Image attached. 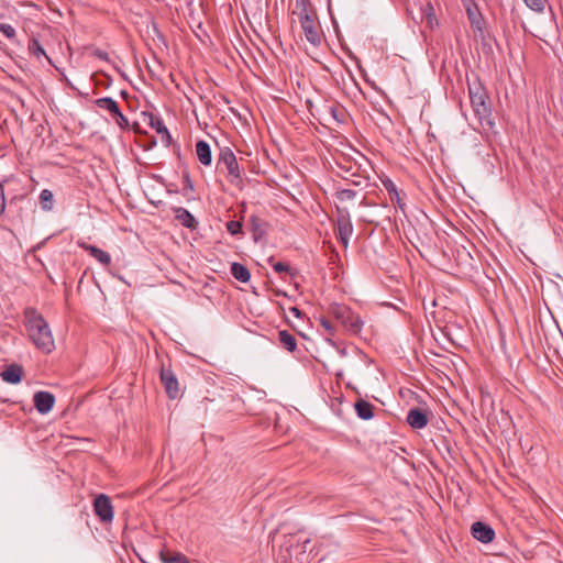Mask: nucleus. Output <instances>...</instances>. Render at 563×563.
<instances>
[{
	"mask_svg": "<svg viewBox=\"0 0 563 563\" xmlns=\"http://www.w3.org/2000/svg\"><path fill=\"white\" fill-rule=\"evenodd\" d=\"M356 196V191L355 190H352V189H342V190H338L336 194H335V197L340 200V201H344V200H352L354 199Z\"/></svg>",
	"mask_w": 563,
	"mask_h": 563,
	"instance_id": "c756f323",
	"label": "nucleus"
},
{
	"mask_svg": "<svg viewBox=\"0 0 563 563\" xmlns=\"http://www.w3.org/2000/svg\"><path fill=\"white\" fill-rule=\"evenodd\" d=\"M289 312L296 317V318H301L302 317V312L301 310L298 308V307H290L289 308Z\"/></svg>",
	"mask_w": 563,
	"mask_h": 563,
	"instance_id": "79ce46f5",
	"label": "nucleus"
},
{
	"mask_svg": "<svg viewBox=\"0 0 563 563\" xmlns=\"http://www.w3.org/2000/svg\"><path fill=\"white\" fill-rule=\"evenodd\" d=\"M159 378L166 390L167 396L170 399H176L179 396V386L174 372L169 367H165L163 365L161 368Z\"/></svg>",
	"mask_w": 563,
	"mask_h": 563,
	"instance_id": "1a4fd4ad",
	"label": "nucleus"
},
{
	"mask_svg": "<svg viewBox=\"0 0 563 563\" xmlns=\"http://www.w3.org/2000/svg\"><path fill=\"white\" fill-rule=\"evenodd\" d=\"M33 404L40 413H48L54 407L55 396L49 391H36L33 396Z\"/></svg>",
	"mask_w": 563,
	"mask_h": 563,
	"instance_id": "9b49d317",
	"label": "nucleus"
},
{
	"mask_svg": "<svg viewBox=\"0 0 563 563\" xmlns=\"http://www.w3.org/2000/svg\"><path fill=\"white\" fill-rule=\"evenodd\" d=\"M23 367L16 363H12L1 372L0 376L3 382L9 384H19L23 377Z\"/></svg>",
	"mask_w": 563,
	"mask_h": 563,
	"instance_id": "ddd939ff",
	"label": "nucleus"
},
{
	"mask_svg": "<svg viewBox=\"0 0 563 563\" xmlns=\"http://www.w3.org/2000/svg\"><path fill=\"white\" fill-rule=\"evenodd\" d=\"M159 558L163 563H187L186 555L179 552L161 551Z\"/></svg>",
	"mask_w": 563,
	"mask_h": 563,
	"instance_id": "b1692460",
	"label": "nucleus"
},
{
	"mask_svg": "<svg viewBox=\"0 0 563 563\" xmlns=\"http://www.w3.org/2000/svg\"><path fill=\"white\" fill-rule=\"evenodd\" d=\"M80 246L85 251H87L93 258H96L98 262H100L102 265H104V266L110 265L111 257H110L109 253L104 252L103 250H101L95 245H90V244H86V243L80 244Z\"/></svg>",
	"mask_w": 563,
	"mask_h": 563,
	"instance_id": "6ab92c4d",
	"label": "nucleus"
},
{
	"mask_svg": "<svg viewBox=\"0 0 563 563\" xmlns=\"http://www.w3.org/2000/svg\"><path fill=\"white\" fill-rule=\"evenodd\" d=\"M96 106L100 109L107 110L115 123L122 129L128 130L130 128L129 120L121 112L118 102L111 97H102L95 101Z\"/></svg>",
	"mask_w": 563,
	"mask_h": 563,
	"instance_id": "39448f33",
	"label": "nucleus"
},
{
	"mask_svg": "<svg viewBox=\"0 0 563 563\" xmlns=\"http://www.w3.org/2000/svg\"><path fill=\"white\" fill-rule=\"evenodd\" d=\"M336 228L338 236L344 247L349 245L351 235L353 234V224L350 212L346 208L336 207Z\"/></svg>",
	"mask_w": 563,
	"mask_h": 563,
	"instance_id": "423d86ee",
	"label": "nucleus"
},
{
	"mask_svg": "<svg viewBox=\"0 0 563 563\" xmlns=\"http://www.w3.org/2000/svg\"><path fill=\"white\" fill-rule=\"evenodd\" d=\"M249 225L255 242H258L267 232V222L256 214L250 216Z\"/></svg>",
	"mask_w": 563,
	"mask_h": 563,
	"instance_id": "4468645a",
	"label": "nucleus"
},
{
	"mask_svg": "<svg viewBox=\"0 0 563 563\" xmlns=\"http://www.w3.org/2000/svg\"><path fill=\"white\" fill-rule=\"evenodd\" d=\"M213 142L220 150L217 163V170L220 173H225L231 178L232 183L240 179V167L233 151L228 146L221 147L214 137Z\"/></svg>",
	"mask_w": 563,
	"mask_h": 563,
	"instance_id": "20e7f679",
	"label": "nucleus"
},
{
	"mask_svg": "<svg viewBox=\"0 0 563 563\" xmlns=\"http://www.w3.org/2000/svg\"><path fill=\"white\" fill-rule=\"evenodd\" d=\"M309 542V540L303 541V545L300 549V553H303L306 551V544Z\"/></svg>",
	"mask_w": 563,
	"mask_h": 563,
	"instance_id": "de8ad7c7",
	"label": "nucleus"
},
{
	"mask_svg": "<svg viewBox=\"0 0 563 563\" xmlns=\"http://www.w3.org/2000/svg\"><path fill=\"white\" fill-rule=\"evenodd\" d=\"M196 153L201 164L207 166L211 164V148L208 142L203 140L198 141L196 144Z\"/></svg>",
	"mask_w": 563,
	"mask_h": 563,
	"instance_id": "412c9836",
	"label": "nucleus"
},
{
	"mask_svg": "<svg viewBox=\"0 0 563 563\" xmlns=\"http://www.w3.org/2000/svg\"><path fill=\"white\" fill-rule=\"evenodd\" d=\"M423 14L426 15L429 23H432V21L435 19L433 14V7L430 2L426 4V9L423 10Z\"/></svg>",
	"mask_w": 563,
	"mask_h": 563,
	"instance_id": "58836bf2",
	"label": "nucleus"
},
{
	"mask_svg": "<svg viewBox=\"0 0 563 563\" xmlns=\"http://www.w3.org/2000/svg\"><path fill=\"white\" fill-rule=\"evenodd\" d=\"M471 533L474 539L482 543H490L495 538L494 529L483 521H476L471 527Z\"/></svg>",
	"mask_w": 563,
	"mask_h": 563,
	"instance_id": "9d476101",
	"label": "nucleus"
},
{
	"mask_svg": "<svg viewBox=\"0 0 563 563\" xmlns=\"http://www.w3.org/2000/svg\"><path fill=\"white\" fill-rule=\"evenodd\" d=\"M273 268L276 273H289L291 274V268L288 264L283 262H277L273 264Z\"/></svg>",
	"mask_w": 563,
	"mask_h": 563,
	"instance_id": "4c0bfd02",
	"label": "nucleus"
},
{
	"mask_svg": "<svg viewBox=\"0 0 563 563\" xmlns=\"http://www.w3.org/2000/svg\"><path fill=\"white\" fill-rule=\"evenodd\" d=\"M306 40L313 46H319L322 41L318 18H308L299 21Z\"/></svg>",
	"mask_w": 563,
	"mask_h": 563,
	"instance_id": "6e6552de",
	"label": "nucleus"
},
{
	"mask_svg": "<svg viewBox=\"0 0 563 563\" xmlns=\"http://www.w3.org/2000/svg\"><path fill=\"white\" fill-rule=\"evenodd\" d=\"M292 13L298 15L299 21L317 16L310 0H295V9Z\"/></svg>",
	"mask_w": 563,
	"mask_h": 563,
	"instance_id": "2eb2a0df",
	"label": "nucleus"
},
{
	"mask_svg": "<svg viewBox=\"0 0 563 563\" xmlns=\"http://www.w3.org/2000/svg\"><path fill=\"white\" fill-rule=\"evenodd\" d=\"M468 95L474 114L478 119L482 128L493 130L495 121L485 88L479 82H474L473 85L468 84Z\"/></svg>",
	"mask_w": 563,
	"mask_h": 563,
	"instance_id": "f03ea898",
	"label": "nucleus"
},
{
	"mask_svg": "<svg viewBox=\"0 0 563 563\" xmlns=\"http://www.w3.org/2000/svg\"><path fill=\"white\" fill-rule=\"evenodd\" d=\"M525 3L536 12H542L544 10L545 0H523Z\"/></svg>",
	"mask_w": 563,
	"mask_h": 563,
	"instance_id": "2f4dec72",
	"label": "nucleus"
},
{
	"mask_svg": "<svg viewBox=\"0 0 563 563\" xmlns=\"http://www.w3.org/2000/svg\"><path fill=\"white\" fill-rule=\"evenodd\" d=\"M187 563H190L189 561Z\"/></svg>",
	"mask_w": 563,
	"mask_h": 563,
	"instance_id": "3c124183",
	"label": "nucleus"
},
{
	"mask_svg": "<svg viewBox=\"0 0 563 563\" xmlns=\"http://www.w3.org/2000/svg\"><path fill=\"white\" fill-rule=\"evenodd\" d=\"M353 58L355 59V62H356V64H357L358 69H360L361 71H364V70L362 69V66H361V62H360V59H358L357 57H355V56H353Z\"/></svg>",
	"mask_w": 563,
	"mask_h": 563,
	"instance_id": "49530a36",
	"label": "nucleus"
},
{
	"mask_svg": "<svg viewBox=\"0 0 563 563\" xmlns=\"http://www.w3.org/2000/svg\"><path fill=\"white\" fill-rule=\"evenodd\" d=\"M53 192L48 189H43L40 194V205L45 211H49L53 208Z\"/></svg>",
	"mask_w": 563,
	"mask_h": 563,
	"instance_id": "393cba45",
	"label": "nucleus"
},
{
	"mask_svg": "<svg viewBox=\"0 0 563 563\" xmlns=\"http://www.w3.org/2000/svg\"><path fill=\"white\" fill-rule=\"evenodd\" d=\"M278 339L280 344L288 352H294L297 349V340L290 334L287 330H282L278 332Z\"/></svg>",
	"mask_w": 563,
	"mask_h": 563,
	"instance_id": "5701e85b",
	"label": "nucleus"
},
{
	"mask_svg": "<svg viewBox=\"0 0 563 563\" xmlns=\"http://www.w3.org/2000/svg\"><path fill=\"white\" fill-rule=\"evenodd\" d=\"M300 539L297 536H289L286 538L285 542L282 544V549H285L287 552L294 547H299Z\"/></svg>",
	"mask_w": 563,
	"mask_h": 563,
	"instance_id": "c85d7f7f",
	"label": "nucleus"
},
{
	"mask_svg": "<svg viewBox=\"0 0 563 563\" xmlns=\"http://www.w3.org/2000/svg\"><path fill=\"white\" fill-rule=\"evenodd\" d=\"M43 244H44V241H43V242H41V243H38L36 246H34V247L32 249V252H35L36 250H40V249L43 246Z\"/></svg>",
	"mask_w": 563,
	"mask_h": 563,
	"instance_id": "a18cd8bd",
	"label": "nucleus"
},
{
	"mask_svg": "<svg viewBox=\"0 0 563 563\" xmlns=\"http://www.w3.org/2000/svg\"><path fill=\"white\" fill-rule=\"evenodd\" d=\"M319 322L329 335H335V327L328 318L321 317Z\"/></svg>",
	"mask_w": 563,
	"mask_h": 563,
	"instance_id": "473e14b6",
	"label": "nucleus"
},
{
	"mask_svg": "<svg viewBox=\"0 0 563 563\" xmlns=\"http://www.w3.org/2000/svg\"><path fill=\"white\" fill-rule=\"evenodd\" d=\"M150 125L152 128H154L158 134L162 135V142L166 146H168L172 142V136H170L167 128L165 126L164 122L162 121V119L154 114H151L150 115Z\"/></svg>",
	"mask_w": 563,
	"mask_h": 563,
	"instance_id": "f3484780",
	"label": "nucleus"
},
{
	"mask_svg": "<svg viewBox=\"0 0 563 563\" xmlns=\"http://www.w3.org/2000/svg\"><path fill=\"white\" fill-rule=\"evenodd\" d=\"M24 325L34 345L44 353H51L54 347V339L48 323L34 307H27L23 311Z\"/></svg>",
	"mask_w": 563,
	"mask_h": 563,
	"instance_id": "f257e3e1",
	"label": "nucleus"
},
{
	"mask_svg": "<svg viewBox=\"0 0 563 563\" xmlns=\"http://www.w3.org/2000/svg\"><path fill=\"white\" fill-rule=\"evenodd\" d=\"M121 96H122V97H124V98H126L129 95H128V92H126L125 90H122V91H121Z\"/></svg>",
	"mask_w": 563,
	"mask_h": 563,
	"instance_id": "09e8293b",
	"label": "nucleus"
},
{
	"mask_svg": "<svg viewBox=\"0 0 563 563\" xmlns=\"http://www.w3.org/2000/svg\"><path fill=\"white\" fill-rule=\"evenodd\" d=\"M354 408L357 417L362 420H369L374 416V406L364 399H358L355 402Z\"/></svg>",
	"mask_w": 563,
	"mask_h": 563,
	"instance_id": "aec40b11",
	"label": "nucleus"
},
{
	"mask_svg": "<svg viewBox=\"0 0 563 563\" xmlns=\"http://www.w3.org/2000/svg\"><path fill=\"white\" fill-rule=\"evenodd\" d=\"M406 421L412 429H422L428 424L429 418L427 411L415 407L408 411Z\"/></svg>",
	"mask_w": 563,
	"mask_h": 563,
	"instance_id": "f8f14e48",
	"label": "nucleus"
},
{
	"mask_svg": "<svg viewBox=\"0 0 563 563\" xmlns=\"http://www.w3.org/2000/svg\"><path fill=\"white\" fill-rule=\"evenodd\" d=\"M330 113L332 115V118L339 122V123H342L344 122L345 118H346V112L343 108H340V107H331L330 108Z\"/></svg>",
	"mask_w": 563,
	"mask_h": 563,
	"instance_id": "cd10ccee",
	"label": "nucleus"
},
{
	"mask_svg": "<svg viewBox=\"0 0 563 563\" xmlns=\"http://www.w3.org/2000/svg\"><path fill=\"white\" fill-rule=\"evenodd\" d=\"M195 34H196V36H197V37H198L202 43H205L207 40H209V38H210V36H209V34H208L207 30L202 26V24H201V23H199V24L197 25V30H195Z\"/></svg>",
	"mask_w": 563,
	"mask_h": 563,
	"instance_id": "e433bc0d",
	"label": "nucleus"
},
{
	"mask_svg": "<svg viewBox=\"0 0 563 563\" xmlns=\"http://www.w3.org/2000/svg\"><path fill=\"white\" fill-rule=\"evenodd\" d=\"M101 74L107 78V82L104 85V88H109L110 85H111L112 78L109 75L104 74V73H101Z\"/></svg>",
	"mask_w": 563,
	"mask_h": 563,
	"instance_id": "37998d69",
	"label": "nucleus"
},
{
	"mask_svg": "<svg viewBox=\"0 0 563 563\" xmlns=\"http://www.w3.org/2000/svg\"><path fill=\"white\" fill-rule=\"evenodd\" d=\"M175 218L185 228L196 229V227L198 225V222L196 221L194 216L185 208H176Z\"/></svg>",
	"mask_w": 563,
	"mask_h": 563,
	"instance_id": "a211bd4d",
	"label": "nucleus"
},
{
	"mask_svg": "<svg viewBox=\"0 0 563 563\" xmlns=\"http://www.w3.org/2000/svg\"><path fill=\"white\" fill-rule=\"evenodd\" d=\"M195 114H196V118H197V120H198L199 125H200V126H202V125H203V126H205V129H206V128L208 126V122H207V121H200V119H199V117H198V114H197V112H196V111H195Z\"/></svg>",
	"mask_w": 563,
	"mask_h": 563,
	"instance_id": "c03bdc74",
	"label": "nucleus"
},
{
	"mask_svg": "<svg viewBox=\"0 0 563 563\" xmlns=\"http://www.w3.org/2000/svg\"><path fill=\"white\" fill-rule=\"evenodd\" d=\"M467 18L470 20L471 26L475 32L476 36H479L481 38H484V31L486 22L483 19V15L477 10H472L471 8L467 9Z\"/></svg>",
	"mask_w": 563,
	"mask_h": 563,
	"instance_id": "dca6fc26",
	"label": "nucleus"
},
{
	"mask_svg": "<svg viewBox=\"0 0 563 563\" xmlns=\"http://www.w3.org/2000/svg\"><path fill=\"white\" fill-rule=\"evenodd\" d=\"M93 512L102 523H110L113 520L114 509L111 498L106 494H99L95 497Z\"/></svg>",
	"mask_w": 563,
	"mask_h": 563,
	"instance_id": "0eeeda50",
	"label": "nucleus"
},
{
	"mask_svg": "<svg viewBox=\"0 0 563 563\" xmlns=\"http://www.w3.org/2000/svg\"><path fill=\"white\" fill-rule=\"evenodd\" d=\"M225 227L229 233L232 235L242 233V224L239 221H229L227 222Z\"/></svg>",
	"mask_w": 563,
	"mask_h": 563,
	"instance_id": "f704fd0d",
	"label": "nucleus"
},
{
	"mask_svg": "<svg viewBox=\"0 0 563 563\" xmlns=\"http://www.w3.org/2000/svg\"><path fill=\"white\" fill-rule=\"evenodd\" d=\"M96 84H97V85H99V86H101V85H102V86H104V85H106V81H102V82H96Z\"/></svg>",
	"mask_w": 563,
	"mask_h": 563,
	"instance_id": "8fccbe9b",
	"label": "nucleus"
},
{
	"mask_svg": "<svg viewBox=\"0 0 563 563\" xmlns=\"http://www.w3.org/2000/svg\"><path fill=\"white\" fill-rule=\"evenodd\" d=\"M384 185L389 192L391 201H394V199H396L399 207L402 208V205L400 203L399 194H398L395 185L390 180L388 183H384Z\"/></svg>",
	"mask_w": 563,
	"mask_h": 563,
	"instance_id": "7c9ffc66",
	"label": "nucleus"
},
{
	"mask_svg": "<svg viewBox=\"0 0 563 563\" xmlns=\"http://www.w3.org/2000/svg\"><path fill=\"white\" fill-rule=\"evenodd\" d=\"M29 51L31 54H33L35 57L40 58L42 55L47 58L48 62H51L49 57L46 55L44 48L42 47L40 41L35 37L31 38L29 42Z\"/></svg>",
	"mask_w": 563,
	"mask_h": 563,
	"instance_id": "bb28decb",
	"label": "nucleus"
},
{
	"mask_svg": "<svg viewBox=\"0 0 563 563\" xmlns=\"http://www.w3.org/2000/svg\"><path fill=\"white\" fill-rule=\"evenodd\" d=\"M5 209V198L3 186L0 184V216L4 212Z\"/></svg>",
	"mask_w": 563,
	"mask_h": 563,
	"instance_id": "a19ab883",
	"label": "nucleus"
},
{
	"mask_svg": "<svg viewBox=\"0 0 563 563\" xmlns=\"http://www.w3.org/2000/svg\"><path fill=\"white\" fill-rule=\"evenodd\" d=\"M0 32L9 40H13L15 37V30L10 24L0 23Z\"/></svg>",
	"mask_w": 563,
	"mask_h": 563,
	"instance_id": "72a5a7b5",
	"label": "nucleus"
},
{
	"mask_svg": "<svg viewBox=\"0 0 563 563\" xmlns=\"http://www.w3.org/2000/svg\"><path fill=\"white\" fill-rule=\"evenodd\" d=\"M344 170L347 174L346 176H344V179L351 181L352 185L357 186V187L367 185V181H368L367 177H364L357 173H350L351 168H346Z\"/></svg>",
	"mask_w": 563,
	"mask_h": 563,
	"instance_id": "a878e982",
	"label": "nucleus"
},
{
	"mask_svg": "<svg viewBox=\"0 0 563 563\" xmlns=\"http://www.w3.org/2000/svg\"><path fill=\"white\" fill-rule=\"evenodd\" d=\"M183 179H184L183 180V183H184V187H183L184 196L189 197L188 190L194 191V185H192V181L190 179L189 173L185 172L184 175H183Z\"/></svg>",
	"mask_w": 563,
	"mask_h": 563,
	"instance_id": "c9c22d12",
	"label": "nucleus"
},
{
	"mask_svg": "<svg viewBox=\"0 0 563 563\" xmlns=\"http://www.w3.org/2000/svg\"><path fill=\"white\" fill-rule=\"evenodd\" d=\"M328 312L336 319L350 333L357 334L361 332L363 321L360 316L355 314L347 306L343 303L332 302L328 307Z\"/></svg>",
	"mask_w": 563,
	"mask_h": 563,
	"instance_id": "7ed1b4c3",
	"label": "nucleus"
},
{
	"mask_svg": "<svg viewBox=\"0 0 563 563\" xmlns=\"http://www.w3.org/2000/svg\"><path fill=\"white\" fill-rule=\"evenodd\" d=\"M230 271H231L232 276L241 283H247L251 278V273H250L249 268L241 263H238V262L232 263Z\"/></svg>",
	"mask_w": 563,
	"mask_h": 563,
	"instance_id": "4be33fe9",
	"label": "nucleus"
},
{
	"mask_svg": "<svg viewBox=\"0 0 563 563\" xmlns=\"http://www.w3.org/2000/svg\"><path fill=\"white\" fill-rule=\"evenodd\" d=\"M92 55L96 56L97 58L101 59V60H106V62H109L110 58H109V54L100 48H95L92 51Z\"/></svg>",
	"mask_w": 563,
	"mask_h": 563,
	"instance_id": "ea45409f",
	"label": "nucleus"
}]
</instances>
